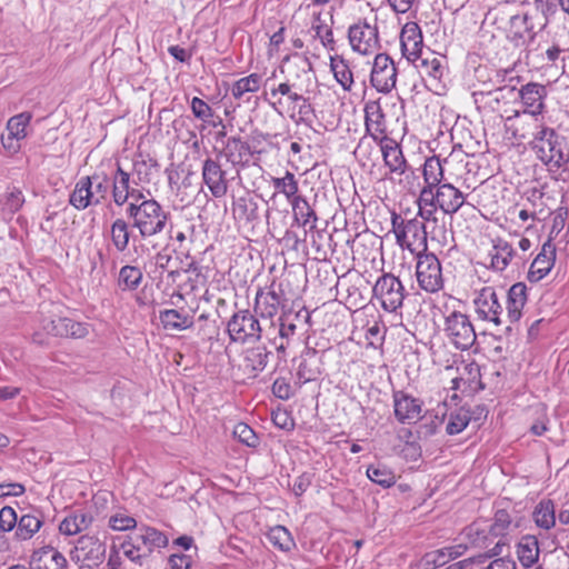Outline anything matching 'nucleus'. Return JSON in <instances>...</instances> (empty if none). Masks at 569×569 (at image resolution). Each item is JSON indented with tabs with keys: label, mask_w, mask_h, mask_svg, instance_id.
<instances>
[{
	"label": "nucleus",
	"mask_w": 569,
	"mask_h": 569,
	"mask_svg": "<svg viewBox=\"0 0 569 569\" xmlns=\"http://www.w3.org/2000/svg\"><path fill=\"white\" fill-rule=\"evenodd\" d=\"M106 543L96 536L83 535L76 541L70 558L76 563L87 567H98L106 557Z\"/></svg>",
	"instance_id": "9d476101"
},
{
	"label": "nucleus",
	"mask_w": 569,
	"mask_h": 569,
	"mask_svg": "<svg viewBox=\"0 0 569 569\" xmlns=\"http://www.w3.org/2000/svg\"><path fill=\"white\" fill-rule=\"evenodd\" d=\"M109 526L116 531H126L136 528L137 521L133 517L118 512L109 518Z\"/></svg>",
	"instance_id": "338daca9"
},
{
	"label": "nucleus",
	"mask_w": 569,
	"mask_h": 569,
	"mask_svg": "<svg viewBox=\"0 0 569 569\" xmlns=\"http://www.w3.org/2000/svg\"><path fill=\"white\" fill-rule=\"evenodd\" d=\"M460 539L467 541L470 548L488 549L495 540L489 530V520H475L462 529Z\"/></svg>",
	"instance_id": "5701e85b"
},
{
	"label": "nucleus",
	"mask_w": 569,
	"mask_h": 569,
	"mask_svg": "<svg viewBox=\"0 0 569 569\" xmlns=\"http://www.w3.org/2000/svg\"><path fill=\"white\" fill-rule=\"evenodd\" d=\"M278 94L287 97V100L293 104V109L296 108V104L303 101L305 98L302 93L298 92L296 83H290L289 81L281 82L278 87L270 90V96L272 98Z\"/></svg>",
	"instance_id": "bf43d9fd"
},
{
	"label": "nucleus",
	"mask_w": 569,
	"mask_h": 569,
	"mask_svg": "<svg viewBox=\"0 0 569 569\" xmlns=\"http://www.w3.org/2000/svg\"><path fill=\"white\" fill-rule=\"evenodd\" d=\"M42 526V520L34 515H23L17 525L16 535L21 540L31 539Z\"/></svg>",
	"instance_id": "09e8293b"
},
{
	"label": "nucleus",
	"mask_w": 569,
	"mask_h": 569,
	"mask_svg": "<svg viewBox=\"0 0 569 569\" xmlns=\"http://www.w3.org/2000/svg\"><path fill=\"white\" fill-rule=\"evenodd\" d=\"M91 182V189L94 190L96 197L102 202L108 198L111 180L106 173H94L88 176Z\"/></svg>",
	"instance_id": "680f3d73"
},
{
	"label": "nucleus",
	"mask_w": 569,
	"mask_h": 569,
	"mask_svg": "<svg viewBox=\"0 0 569 569\" xmlns=\"http://www.w3.org/2000/svg\"><path fill=\"white\" fill-rule=\"evenodd\" d=\"M512 257V251H497L495 254H488L481 263L495 271H502L507 268Z\"/></svg>",
	"instance_id": "0e129e2a"
},
{
	"label": "nucleus",
	"mask_w": 569,
	"mask_h": 569,
	"mask_svg": "<svg viewBox=\"0 0 569 569\" xmlns=\"http://www.w3.org/2000/svg\"><path fill=\"white\" fill-rule=\"evenodd\" d=\"M69 202L78 210H83L90 206L101 203V201L96 197L94 190L91 189L89 177H82L78 180L70 194Z\"/></svg>",
	"instance_id": "2f4dec72"
},
{
	"label": "nucleus",
	"mask_w": 569,
	"mask_h": 569,
	"mask_svg": "<svg viewBox=\"0 0 569 569\" xmlns=\"http://www.w3.org/2000/svg\"><path fill=\"white\" fill-rule=\"evenodd\" d=\"M416 276L420 288L427 292H437L443 286L439 258L431 251H418Z\"/></svg>",
	"instance_id": "6e6552de"
},
{
	"label": "nucleus",
	"mask_w": 569,
	"mask_h": 569,
	"mask_svg": "<svg viewBox=\"0 0 569 569\" xmlns=\"http://www.w3.org/2000/svg\"><path fill=\"white\" fill-rule=\"evenodd\" d=\"M270 543L281 551H289L295 546L289 530L282 526H276L267 535Z\"/></svg>",
	"instance_id": "3c124183"
},
{
	"label": "nucleus",
	"mask_w": 569,
	"mask_h": 569,
	"mask_svg": "<svg viewBox=\"0 0 569 569\" xmlns=\"http://www.w3.org/2000/svg\"><path fill=\"white\" fill-rule=\"evenodd\" d=\"M227 331L232 341L244 343L259 340L262 329L259 320L249 310H240L228 321Z\"/></svg>",
	"instance_id": "9b49d317"
},
{
	"label": "nucleus",
	"mask_w": 569,
	"mask_h": 569,
	"mask_svg": "<svg viewBox=\"0 0 569 569\" xmlns=\"http://www.w3.org/2000/svg\"><path fill=\"white\" fill-rule=\"evenodd\" d=\"M471 419L470 411L465 408H459L449 416L446 431L449 435H458L462 432L469 425Z\"/></svg>",
	"instance_id": "5fc2aeb1"
},
{
	"label": "nucleus",
	"mask_w": 569,
	"mask_h": 569,
	"mask_svg": "<svg viewBox=\"0 0 569 569\" xmlns=\"http://www.w3.org/2000/svg\"><path fill=\"white\" fill-rule=\"evenodd\" d=\"M110 236L117 249H126L130 238L129 224L122 219H117L111 226Z\"/></svg>",
	"instance_id": "13d9d810"
},
{
	"label": "nucleus",
	"mask_w": 569,
	"mask_h": 569,
	"mask_svg": "<svg viewBox=\"0 0 569 569\" xmlns=\"http://www.w3.org/2000/svg\"><path fill=\"white\" fill-rule=\"evenodd\" d=\"M527 302V286L523 282L512 284L507 295V319L516 323L522 316V309Z\"/></svg>",
	"instance_id": "c756f323"
},
{
	"label": "nucleus",
	"mask_w": 569,
	"mask_h": 569,
	"mask_svg": "<svg viewBox=\"0 0 569 569\" xmlns=\"http://www.w3.org/2000/svg\"><path fill=\"white\" fill-rule=\"evenodd\" d=\"M541 161L562 168L569 163V140L559 136L552 128L540 130L539 141L535 144Z\"/></svg>",
	"instance_id": "423d86ee"
},
{
	"label": "nucleus",
	"mask_w": 569,
	"mask_h": 569,
	"mask_svg": "<svg viewBox=\"0 0 569 569\" xmlns=\"http://www.w3.org/2000/svg\"><path fill=\"white\" fill-rule=\"evenodd\" d=\"M169 539L162 531L141 526L138 531L127 537L121 543L120 549L123 555L132 562L142 566L157 549L166 548Z\"/></svg>",
	"instance_id": "f257e3e1"
},
{
	"label": "nucleus",
	"mask_w": 569,
	"mask_h": 569,
	"mask_svg": "<svg viewBox=\"0 0 569 569\" xmlns=\"http://www.w3.org/2000/svg\"><path fill=\"white\" fill-rule=\"evenodd\" d=\"M348 40L351 49L360 54H371L380 48L379 31L376 21L359 19L348 28Z\"/></svg>",
	"instance_id": "1a4fd4ad"
},
{
	"label": "nucleus",
	"mask_w": 569,
	"mask_h": 569,
	"mask_svg": "<svg viewBox=\"0 0 569 569\" xmlns=\"http://www.w3.org/2000/svg\"><path fill=\"white\" fill-rule=\"evenodd\" d=\"M167 234L168 241L163 244V249H176L187 246H196L197 237L200 232H197L194 224L180 222L170 223Z\"/></svg>",
	"instance_id": "393cba45"
},
{
	"label": "nucleus",
	"mask_w": 569,
	"mask_h": 569,
	"mask_svg": "<svg viewBox=\"0 0 569 569\" xmlns=\"http://www.w3.org/2000/svg\"><path fill=\"white\" fill-rule=\"evenodd\" d=\"M132 183L137 184L136 181ZM111 187L112 198L117 206H123L129 200L137 203L144 197L141 190L131 186L130 173L124 171L119 163L111 178Z\"/></svg>",
	"instance_id": "a211bd4d"
},
{
	"label": "nucleus",
	"mask_w": 569,
	"mask_h": 569,
	"mask_svg": "<svg viewBox=\"0 0 569 569\" xmlns=\"http://www.w3.org/2000/svg\"><path fill=\"white\" fill-rule=\"evenodd\" d=\"M365 126L368 134L379 141L386 137L385 113L379 100H370L365 104Z\"/></svg>",
	"instance_id": "a878e982"
},
{
	"label": "nucleus",
	"mask_w": 569,
	"mask_h": 569,
	"mask_svg": "<svg viewBox=\"0 0 569 569\" xmlns=\"http://www.w3.org/2000/svg\"><path fill=\"white\" fill-rule=\"evenodd\" d=\"M282 306L283 305H281L277 298L268 295L262 288L257 290L254 298V311L261 318L272 319Z\"/></svg>",
	"instance_id": "79ce46f5"
},
{
	"label": "nucleus",
	"mask_w": 569,
	"mask_h": 569,
	"mask_svg": "<svg viewBox=\"0 0 569 569\" xmlns=\"http://www.w3.org/2000/svg\"><path fill=\"white\" fill-rule=\"evenodd\" d=\"M400 47L402 57L409 62L416 63L419 61L423 48V37L418 23L410 21L402 27Z\"/></svg>",
	"instance_id": "412c9836"
},
{
	"label": "nucleus",
	"mask_w": 569,
	"mask_h": 569,
	"mask_svg": "<svg viewBox=\"0 0 569 569\" xmlns=\"http://www.w3.org/2000/svg\"><path fill=\"white\" fill-rule=\"evenodd\" d=\"M367 477L372 482L383 488H390L397 481L396 475L392 471V469L382 463L370 465L367 468Z\"/></svg>",
	"instance_id": "c03bdc74"
},
{
	"label": "nucleus",
	"mask_w": 569,
	"mask_h": 569,
	"mask_svg": "<svg viewBox=\"0 0 569 569\" xmlns=\"http://www.w3.org/2000/svg\"><path fill=\"white\" fill-rule=\"evenodd\" d=\"M190 109L194 118L202 122L209 121V119L214 117L213 109L204 100L198 97H193L191 99Z\"/></svg>",
	"instance_id": "69168bd1"
},
{
	"label": "nucleus",
	"mask_w": 569,
	"mask_h": 569,
	"mask_svg": "<svg viewBox=\"0 0 569 569\" xmlns=\"http://www.w3.org/2000/svg\"><path fill=\"white\" fill-rule=\"evenodd\" d=\"M516 555L523 569H531L537 565L540 556L537 537L531 535L523 536L516 546Z\"/></svg>",
	"instance_id": "473e14b6"
},
{
	"label": "nucleus",
	"mask_w": 569,
	"mask_h": 569,
	"mask_svg": "<svg viewBox=\"0 0 569 569\" xmlns=\"http://www.w3.org/2000/svg\"><path fill=\"white\" fill-rule=\"evenodd\" d=\"M270 355L271 352L262 346L248 349L243 359L246 370L253 376L261 372L267 367Z\"/></svg>",
	"instance_id": "a19ab883"
},
{
	"label": "nucleus",
	"mask_w": 569,
	"mask_h": 569,
	"mask_svg": "<svg viewBox=\"0 0 569 569\" xmlns=\"http://www.w3.org/2000/svg\"><path fill=\"white\" fill-rule=\"evenodd\" d=\"M18 525L17 513L11 507H3L0 510V531H11Z\"/></svg>",
	"instance_id": "774afa93"
},
{
	"label": "nucleus",
	"mask_w": 569,
	"mask_h": 569,
	"mask_svg": "<svg viewBox=\"0 0 569 569\" xmlns=\"http://www.w3.org/2000/svg\"><path fill=\"white\" fill-rule=\"evenodd\" d=\"M126 212L143 238L161 232L168 220V212L154 199L146 197L137 203L129 202Z\"/></svg>",
	"instance_id": "f03ea898"
},
{
	"label": "nucleus",
	"mask_w": 569,
	"mask_h": 569,
	"mask_svg": "<svg viewBox=\"0 0 569 569\" xmlns=\"http://www.w3.org/2000/svg\"><path fill=\"white\" fill-rule=\"evenodd\" d=\"M254 153H258V151L251 149L250 144L241 137L232 136L227 139L223 149L218 151L217 156L224 158L232 167L242 169L249 166L250 158ZM237 173L239 174V170H237Z\"/></svg>",
	"instance_id": "6ab92c4d"
},
{
	"label": "nucleus",
	"mask_w": 569,
	"mask_h": 569,
	"mask_svg": "<svg viewBox=\"0 0 569 569\" xmlns=\"http://www.w3.org/2000/svg\"><path fill=\"white\" fill-rule=\"evenodd\" d=\"M393 412L401 425H413L422 418L423 401L402 390L393 391Z\"/></svg>",
	"instance_id": "4468645a"
},
{
	"label": "nucleus",
	"mask_w": 569,
	"mask_h": 569,
	"mask_svg": "<svg viewBox=\"0 0 569 569\" xmlns=\"http://www.w3.org/2000/svg\"><path fill=\"white\" fill-rule=\"evenodd\" d=\"M330 69L343 90L350 91L353 84V76L348 62L340 56L330 57Z\"/></svg>",
	"instance_id": "37998d69"
},
{
	"label": "nucleus",
	"mask_w": 569,
	"mask_h": 569,
	"mask_svg": "<svg viewBox=\"0 0 569 569\" xmlns=\"http://www.w3.org/2000/svg\"><path fill=\"white\" fill-rule=\"evenodd\" d=\"M159 319L166 330L182 331L193 325L192 316L177 309H166L159 312Z\"/></svg>",
	"instance_id": "4c0bfd02"
},
{
	"label": "nucleus",
	"mask_w": 569,
	"mask_h": 569,
	"mask_svg": "<svg viewBox=\"0 0 569 569\" xmlns=\"http://www.w3.org/2000/svg\"><path fill=\"white\" fill-rule=\"evenodd\" d=\"M517 523L513 522L512 517L506 509H498L492 520H489V530L491 536L498 541H506L507 536H509L516 528Z\"/></svg>",
	"instance_id": "f704fd0d"
},
{
	"label": "nucleus",
	"mask_w": 569,
	"mask_h": 569,
	"mask_svg": "<svg viewBox=\"0 0 569 569\" xmlns=\"http://www.w3.org/2000/svg\"><path fill=\"white\" fill-rule=\"evenodd\" d=\"M473 303L480 319L491 321L495 325L503 323L501 319L503 309L492 287L482 288L475 298Z\"/></svg>",
	"instance_id": "aec40b11"
},
{
	"label": "nucleus",
	"mask_w": 569,
	"mask_h": 569,
	"mask_svg": "<svg viewBox=\"0 0 569 569\" xmlns=\"http://www.w3.org/2000/svg\"><path fill=\"white\" fill-rule=\"evenodd\" d=\"M311 29L316 32V37L320 39L323 47L329 50H335L333 32L330 27L321 19V13H313V21Z\"/></svg>",
	"instance_id": "8fccbe9b"
},
{
	"label": "nucleus",
	"mask_w": 569,
	"mask_h": 569,
	"mask_svg": "<svg viewBox=\"0 0 569 569\" xmlns=\"http://www.w3.org/2000/svg\"><path fill=\"white\" fill-rule=\"evenodd\" d=\"M556 261V251H540L531 262L528 271L530 282H538L552 269Z\"/></svg>",
	"instance_id": "e433bc0d"
},
{
	"label": "nucleus",
	"mask_w": 569,
	"mask_h": 569,
	"mask_svg": "<svg viewBox=\"0 0 569 569\" xmlns=\"http://www.w3.org/2000/svg\"><path fill=\"white\" fill-rule=\"evenodd\" d=\"M517 87L508 83L490 91L473 92V100L478 110L497 113L505 121L518 108Z\"/></svg>",
	"instance_id": "20e7f679"
},
{
	"label": "nucleus",
	"mask_w": 569,
	"mask_h": 569,
	"mask_svg": "<svg viewBox=\"0 0 569 569\" xmlns=\"http://www.w3.org/2000/svg\"><path fill=\"white\" fill-rule=\"evenodd\" d=\"M296 318H298V313H284L278 318L277 323L271 321V328H273V331L277 330V335L279 337V341L276 336L270 338L277 351L284 352L288 347L289 339L296 335Z\"/></svg>",
	"instance_id": "c85d7f7f"
},
{
	"label": "nucleus",
	"mask_w": 569,
	"mask_h": 569,
	"mask_svg": "<svg viewBox=\"0 0 569 569\" xmlns=\"http://www.w3.org/2000/svg\"><path fill=\"white\" fill-rule=\"evenodd\" d=\"M319 375L320 370L315 356L301 359L297 369V378L300 383L313 381Z\"/></svg>",
	"instance_id": "6e6d98bb"
},
{
	"label": "nucleus",
	"mask_w": 569,
	"mask_h": 569,
	"mask_svg": "<svg viewBox=\"0 0 569 569\" xmlns=\"http://www.w3.org/2000/svg\"><path fill=\"white\" fill-rule=\"evenodd\" d=\"M397 68L393 60L386 53L375 57L371 73V86L381 93H389L396 87Z\"/></svg>",
	"instance_id": "ddd939ff"
},
{
	"label": "nucleus",
	"mask_w": 569,
	"mask_h": 569,
	"mask_svg": "<svg viewBox=\"0 0 569 569\" xmlns=\"http://www.w3.org/2000/svg\"><path fill=\"white\" fill-rule=\"evenodd\" d=\"M436 202L443 213L451 216L465 204L466 196L453 184L446 182L437 187Z\"/></svg>",
	"instance_id": "bb28decb"
},
{
	"label": "nucleus",
	"mask_w": 569,
	"mask_h": 569,
	"mask_svg": "<svg viewBox=\"0 0 569 569\" xmlns=\"http://www.w3.org/2000/svg\"><path fill=\"white\" fill-rule=\"evenodd\" d=\"M503 126L509 139L517 142L527 141L532 148L539 141L540 130L548 128L543 116L520 111V108L511 116L505 117Z\"/></svg>",
	"instance_id": "39448f33"
},
{
	"label": "nucleus",
	"mask_w": 569,
	"mask_h": 569,
	"mask_svg": "<svg viewBox=\"0 0 569 569\" xmlns=\"http://www.w3.org/2000/svg\"><path fill=\"white\" fill-rule=\"evenodd\" d=\"M233 436L243 445L256 448L259 445V439L251 427L247 423H237L233 429Z\"/></svg>",
	"instance_id": "e2e57ef3"
},
{
	"label": "nucleus",
	"mask_w": 569,
	"mask_h": 569,
	"mask_svg": "<svg viewBox=\"0 0 569 569\" xmlns=\"http://www.w3.org/2000/svg\"><path fill=\"white\" fill-rule=\"evenodd\" d=\"M91 522L92 517L89 513L74 511L61 521L59 530L63 535L73 536L88 529Z\"/></svg>",
	"instance_id": "ea45409f"
},
{
	"label": "nucleus",
	"mask_w": 569,
	"mask_h": 569,
	"mask_svg": "<svg viewBox=\"0 0 569 569\" xmlns=\"http://www.w3.org/2000/svg\"><path fill=\"white\" fill-rule=\"evenodd\" d=\"M416 68L420 70V72L425 73L428 77L433 78L435 80H440L445 72V67L441 61L437 58H432L431 60L427 58L419 59L418 62L415 63Z\"/></svg>",
	"instance_id": "052dcab7"
},
{
	"label": "nucleus",
	"mask_w": 569,
	"mask_h": 569,
	"mask_svg": "<svg viewBox=\"0 0 569 569\" xmlns=\"http://www.w3.org/2000/svg\"><path fill=\"white\" fill-rule=\"evenodd\" d=\"M142 279L141 271L131 266H124L119 272L118 283L123 290H133L138 287Z\"/></svg>",
	"instance_id": "4d7b16f0"
},
{
	"label": "nucleus",
	"mask_w": 569,
	"mask_h": 569,
	"mask_svg": "<svg viewBox=\"0 0 569 569\" xmlns=\"http://www.w3.org/2000/svg\"><path fill=\"white\" fill-rule=\"evenodd\" d=\"M537 33L528 14H516L510 18V28L507 34L508 40L515 47L526 48V58H529L536 50L531 48Z\"/></svg>",
	"instance_id": "2eb2a0df"
},
{
	"label": "nucleus",
	"mask_w": 569,
	"mask_h": 569,
	"mask_svg": "<svg viewBox=\"0 0 569 569\" xmlns=\"http://www.w3.org/2000/svg\"><path fill=\"white\" fill-rule=\"evenodd\" d=\"M406 296L402 282L391 273L380 276L372 288V298L387 312H397L401 309Z\"/></svg>",
	"instance_id": "0eeeda50"
},
{
	"label": "nucleus",
	"mask_w": 569,
	"mask_h": 569,
	"mask_svg": "<svg viewBox=\"0 0 569 569\" xmlns=\"http://www.w3.org/2000/svg\"><path fill=\"white\" fill-rule=\"evenodd\" d=\"M467 541L459 542L457 545L443 547L433 553V562L438 566L445 565L448 560H453L466 553L469 549Z\"/></svg>",
	"instance_id": "603ef678"
},
{
	"label": "nucleus",
	"mask_w": 569,
	"mask_h": 569,
	"mask_svg": "<svg viewBox=\"0 0 569 569\" xmlns=\"http://www.w3.org/2000/svg\"><path fill=\"white\" fill-rule=\"evenodd\" d=\"M532 521L542 530H550L556 526V506L551 499L540 500L533 508Z\"/></svg>",
	"instance_id": "72a5a7b5"
},
{
	"label": "nucleus",
	"mask_w": 569,
	"mask_h": 569,
	"mask_svg": "<svg viewBox=\"0 0 569 569\" xmlns=\"http://www.w3.org/2000/svg\"><path fill=\"white\" fill-rule=\"evenodd\" d=\"M201 176L212 197L222 198L228 193L230 178H228V171L221 166L220 157L216 154L214 158H206L202 162Z\"/></svg>",
	"instance_id": "f8f14e48"
},
{
	"label": "nucleus",
	"mask_w": 569,
	"mask_h": 569,
	"mask_svg": "<svg viewBox=\"0 0 569 569\" xmlns=\"http://www.w3.org/2000/svg\"><path fill=\"white\" fill-rule=\"evenodd\" d=\"M397 243L402 249H428L426 226L417 219L408 220L395 229Z\"/></svg>",
	"instance_id": "f3484780"
},
{
	"label": "nucleus",
	"mask_w": 569,
	"mask_h": 569,
	"mask_svg": "<svg viewBox=\"0 0 569 569\" xmlns=\"http://www.w3.org/2000/svg\"><path fill=\"white\" fill-rule=\"evenodd\" d=\"M422 176L426 184L440 186L443 179V168L439 157L432 156L425 160Z\"/></svg>",
	"instance_id": "a18cd8bd"
},
{
	"label": "nucleus",
	"mask_w": 569,
	"mask_h": 569,
	"mask_svg": "<svg viewBox=\"0 0 569 569\" xmlns=\"http://www.w3.org/2000/svg\"><path fill=\"white\" fill-rule=\"evenodd\" d=\"M385 166L389 169V173L402 176L410 169L401 147L388 137L379 140Z\"/></svg>",
	"instance_id": "4be33fe9"
},
{
	"label": "nucleus",
	"mask_w": 569,
	"mask_h": 569,
	"mask_svg": "<svg viewBox=\"0 0 569 569\" xmlns=\"http://www.w3.org/2000/svg\"><path fill=\"white\" fill-rule=\"evenodd\" d=\"M67 567L64 556L50 546L36 550L30 560V569H67Z\"/></svg>",
	"instance_id": "cd10ccee"
},
{
	"label": "nucleus",
	"mask_w": 569,
	"mask_h": 569,
	"mask_svg": "<svg viewBox=\"0 0 569 569\" xmlns=\"http://www.w3.org/2000/svg\"><path fill=\"white\" fill-rule=\"evenodd\" d=\"M565 50L558 44L552 43L543 52L536 53L533 52L535 57L539 60V62L542 63V66L546 67H555L558 68L559 66L563 69L565 68Z\"/></svg>",
	"instance_id": "de8ad7c7"
},
{
	"label": "nucleus",
	"mask_w": 569,
	"mask_h": 569,
	"mask_svg": "<svg viewBox=\"0 0 569 569\" xmlns=\"http://www.w3.org/2000/svg\"><path fill=\"white\" fill-rule=\"evenodd\" d=\"M271 182L277 192L282 193L288 202H291V200L299 196L298 180L290 171H286L284 176L281 178H272Z\"/></svg>",
	"instance_id": "49530a36"
},
{
	"label": "nucleus",
	"mask_w": 569,
	"mask_h": 569,
	"mask_svg": "<svg viewBox=\"0 0 569 569\" xmlns=\"http://www.w3.org/2000/svg\"><path fill=\"white\" fill-rule=\"evenodd\" d=\"M295 220L302 227H309L310 229L316 227L317 214L311 208L310 203L302 196H298L291 202Z\"/></svg>",
	"instance_id": "58836bf2"
},
{
	"label": "nucleus",
	"mask_w": 569,
	"mask_h": 569,
	"mask_svg": "<svg viewBox=\"0 0 569 569\" xmlns=\"http://www.w3.org/2000/svg\"><path fill=\"white\" fill-rule=\"evenodd\" d=\"M32 119L30 112H21L11 117L7 122V131L14 138L24 139L27 137V127Z\"/></svg>",
	"instance_id": "864d4df0"
},
{
	"label": "nucleus",
	"mask_w": 569,
	"mask_h": 569,
	"mask_svg": "<svg viewBox=\"0 0 569 569\" xmlns=\"http://www.w3.org/2000/svg\"><path fill=\"white\" fill-rule=\"evenodd\" d=\"M88 335V327L82 322L69 318L54 319V326H51L52 337H64L81 339Z\"/></svg>",
	"instance_id": "c9c22d12"
},
{
	"label": "nucleus",
	"mask_w": 569,
	"mask_h": 569,
	"mask_svg": "<svg viewBox=\"0 0 569 569\" xmlns=\"http://www.w3.org/2000/svg\"><path fill=\"white\" fill-rule=\"evenodd\" d=\"M449 302L457 303L458 301L448 298L443 305L445 326L443 331L449 341L460 350H468L471 348L477 339V335L469 317L456 309H450Z\"/></svg>",
	"instance_id": "7ed1b4c3"
},
{
	"label": "nucleus",
	"mask_w": 569,
	"mask_h": 569,
	"mask_svg": "<svg viewBox=\"0 0 569 569\" xmlns=\"http://www.w3.org/2000/svg\"><path fill=\"white\" fill-rule=\"evenodd\" d=\"M232 199V213L236 219L244 223H254L260 220L259 204L248 192Z\"/></svg>",
	"instance_id": "7c9ffc66"
},
{
	"label": "nucleus",
	"mask_w": 569,
	"mask_h": 569,
	"mask_svg": "<svg viewBox=\"0 0 569 569\" xmlns=\"http://www.w3.org/2000/svg\"><path fill=\"white\" fill-rule=\"evenodd\" d=\"M518 90L517 104L520 111L542 116L546 109L547 88L538 82H528Z\"/></svg>",
	"instance_id": "dca6fc26"
},
{
	"label": "nucleus",
	"mask_w": 569,
	"mask_h": 569,
	"mask_svg": "<svg viewBox=\"0 0 569 569\" xmlns=\"http://www.w3.org/2000/svg\"><path fill=\"white\" fill-rule=\"evenodd\" d=\"M262 77L259 73H250L247 77L240 78L231 87V96L237 100L234 108L240 107L242 103H251L256 106L258 98H253L252 93L259 91Z\"/></svg>",
	"instance_id": "b1692460"
}]
</instances>
